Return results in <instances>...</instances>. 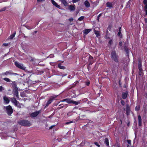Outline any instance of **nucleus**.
I'll use <instances>...</instances> for the list:
<instances>
[{
	"instance_id": "f257e3e1",
	"label": "nucleus",
	"mask_w": 147,
	"mask_h": 147,
	"mask_svg": "<svg viewBox=\"0 0 147 147\" xmlns=\"http://www.w3.org/2000/svg\"><path fill=\"white\" fill-rule=\"evenodd\" d=\"M62 102L66 101L67 103L70 104L73 103L75 105H78L80 103L79 101H74L69 99H64L61 101Z\"/></svg>"
},
{
	"instance_id": "f03ea898",
	"label": "nucleus",
	"mask_w": 147,
	"mask_h": 147,
	"mask_svg": "<svg viewBox=\"0 0 147 147\" xmlns=\"http://www.w3.org/2000/svg\"><path fill=\"white\" fill-rule=\"evenodd\" d=\"M20 123L24 126H30L31 125L30 121L27 120L21 121L20 122Z\"/></svg>"
},
{
	"instance_id": "7ed1b4c3",
	"label": "nucleus",
	"mask_w": 147,
	"mask_h": 147,
	"mask_svg": "<svg viewBox=\"0 0 147 147\" xmlns=\"http://www.w3.org/2000/svg\"><path fill=\"white\" fill-rule=\"evenodd\" d=\"M16 85L15 82L13 83V86L15 88L13 90V94L16 96V97H18V88L16 87Z\"/></svg>"
},
{
	"instance_id": "20e7f679",
	"label": "nucleus",
	"mask_w": 147,
	"mask_h": 147,
	"mask_svg": "<svg viewBox=\"0 0 147 147\" xmlns=\"http://www.w3.org/2000/svg\"><path fill=\"white\" fill-rule=\"evenodd\" d=\"M58 96L57 95H54L51 96L50 99L48 101L46 104V106H48L52 102V101L54 100L55 98H57Z\"/></svg>"
},
{
	"instance_id": "39448f33",
	"label": "nucleus",
	"mask_w": 147,
	"mask_h": 147,
	"mask_svg": "<svg viewBox=\"0 0 147 147\" xmlns=\"http://www.w3.org/2000/svg\"><path fill=\"white\" fill-rule=\"evenodd\" d=\"M111 58L113 60L116 62H118L117 56L116 55L115 52L113 51L111 53Z\"/></svg>"
},
{
	"instance_id": "423d86ee",
	"label": "nucleus",
	"mask_w": 147,
	"mask_h": 147,
	"mask_svg": "<svg viewBox=\"0 0 147 147\" xmlns=\"http://www.w3.org/2000/svg\"><path fill=\"white\" fill-rule=\"evenodd\" d=\"M15 65L18 68L23 70L25 69V67L23 66V64L19 63H18L16 62H15Z\"/></svg>"
},
{
	"instance_id": "0eeeda50",
	"label": "nucleus",
	"mask_w": 147,
	"mask_h": 147,
	"mask_svg": "<svg viewBox=\"0 0 147 147\" xmlns=\"http://www.w3.org/2000/svg\"><path fill=\"white\" fill-rule=\"evenodd\" d=\"M7 112L8 114L11 115L13 112L12 109L11 107L9 105L6 107Z\"/></svg>"
},
{
	"instance_id": "6e6552de",
	"label": "nucleus",
	"mask_w": 147,
	"mask_h": 147,
	"mask_svg": "<svg viewBox=\"0 0 147 147\" xmlns=\"http://www.w3.org/2000/svg\"><path fill=\"white\" fill-rule=\"evenodd\" d=\"M3 74L4 75H17V74L15 73H13L11 71H8L4 73H3Z\"/></svg>"
},
{
	"instance_id": "1a4fd4ad",
	"label": "nucleus",
	"mask_w": 147,
	"mask_h": 147,
	"mask_svg": "<svg viewBox=\"0 0 147 147\" xmlns=\"http://www.w3.org/2000/svg\"><path fill=\"white\" fill-rule=\"evenodd\" d=\"M51 2L53 4V5H54L56 7L59 8H60V7L59 5H58L56 2H55V1H54L53 0H51Z\"/></svg>"
},
{
	"instance_id": "9d476101",
	"label": "nucleus",
	"mask_w": 147,
	"mask_h": 147,
	"mask_svg": "<svg viewBox=\"0 0 147 147\" xmlns=\"http://www.w3.org/2000/svg\"><path fill=\"white\" fill-rule=\"evenodd\" d=\"M39 111H36L32 113L30 115L32 117H35L37 116L39 114Z\"/></svg>"
},
{
	"instance_id": "9b49d317",
	"label": "nucleus",
	"mask_w": 147,
	"mask_h": 147,
	"mask_svg": "<svg viewBox=\"0 0 147 147\" xmlns=\"http://www.w3.org/2000/svg\"><path fill=\"white\" fill-rule=\"evenodd\" d=\"M69 9L71 11H74L76 9V6L75 5H73L69 6Z\"/></svg>"
},
{
	"instance_id": "f8f14e48",
	"label": "nucleus",
	"mask_w": 147,
	"mask_h": 147,
	"mask_svg": "<svg viewBox=\"0 0 147 147\" xmlns=\"http://www.w3.org/2000/svg\"><path fill=\"white\" fill-rule=\"evenodd\" d=\"M11 101L15 105H18L19 104V102H18L15 98H11Z\"/></svg>"
},
{
	"instance_id": "ddd939ff",
	"label": "nucleus",
	"mask_w": 147,
	"mask_h": 147,
	"mask_svg": "<svg viewBox=\"0 0 147 147\" xmlns=\"http://www.w3.org/2000/svg\"><path fill=\"white\" fill-rule=\"evenodd\" d=\"M3 99L4 101V102L6 104H8L9 102V100L8 98L6 96L3 97Z\"/></svg>"
},
{
	"instance_id": "4468645a",
	"label": "nucleus",
	"mask_w": 147,
	"mask_h": 147,
	"mask_svg": "<svg viewBox=\"0 0 147 147\" xmlns=\"http://www.w3.org/2000/svg\"><path fill=\"white\" fill-rule=\"evenodd\" d=\"M128 94V92H125L123 93L122 97L123 99H125L127 97Z\"/></svg>"
},
{
	"instance_id": "2eb2a0df",
	"label": "nucleus",
	"mask_w": 147,
	"mask_h": 147,
	"mask_svg": "<svg viewBox=\"0 0 147 147\" xmlns=\"http://www.w3.org/2000/svg\"><path fill=\"white\" fill-rule=\"evenodd\" d=\"M61 2V3L63 4L64 6H66L67 5V3L66 0H59Z\"/></svg>"
},
{
	"instance_id": "dca6fc26",
	"label": "nucleus",
	"mask_w": 147,
	"mask_h": 147,
	"mask_svg": "<svg viewBox=\"0 0 147 147\" xmlns=\"http://www.w3.org/2000/svg\"><path fill=\"white\" fill-rule=\"evenodd\" d=\"M138 119L139 122V126H141L142 125V119L141 116L140 115H139L138 116Z\"/></svg>"
},
{
	"instance_id": "f3484780",
	"label": "nucleus",
	"mask_w": 147,
	"mask_h": 147,
	"mask_svg": "<svg viewBox=\"0 0 147 147\" xmlns=\"http://www.w3.org/2000/svg\"><path fill=\"white\" fill-rule=\"evenodd\" d=\"M91 29H86L84 31V33L86 34H87L88 33L91 31Z\"/></svg>"
},
{
	"instance_id": "a211bd4d",
	"label": "nucleus",
	"mask_w": 147,
	"mask_h": 147,
	"mask_svg": "<svg viewBox=\"0 0 147 147\" xmlns=\"http://www.w3.org/2000/svg\"><path fill=\"white\" fill-rule=\"evenodd\" d=\"M84 4L86 7H89L90 6V4L88 1H86L84 2Z\"/></svg>"
},
{
	"instance_id": "6ab92c4d",
	"label": "nucleus",
	"mask_w": 147,
	"mask_h": 147,
	"mask_svg": "<svg viewBox=\"0 0 147 147\" xmlns=\"http://www.w3.org/2000/svg\"><path fill=\"white\" fill-rule=\"evenodd\" d=\"M16 35V32L13 33V34L11 35L8 38V39H12L14 38V37Z\"/></svg>"
},
{
	"instance_id": "aec40b11",
	"label": "nucleus",
	"mask_w": 147,
	"mask_h": 147,
	"mask_svg": "<svg viewBox=\"0 0 147 147\" xmlns=\"http://www.w3.org/2000/svg\"><path fill=\"white\" fill-rule=\"evenodd\" d=\"M107 7L111 8L112 7V4L111 3L108 2L107 3Z\"/></svg>"
},
{
	"instance_id": "412c9836",
	"label": "nucleus",
	"mask_w": 147,
	"mask_h": 147,
	"mask_svg": "<svg viewBox=\"0 0 147 147\" xmlns=\"http://www.w3.org/2000/svg\"><path fill=\"white\" fill-rule=\"evenodd\" d=\"M94 33L96 35V37H98L100 36V35L99 31L94 30Z\"/></svg>"
},
{
	"instance_id": "4be33fe9",
	"label": "nucleus",
	"mask_w": 147,
	"mask_h": 147,
	"mask_svg": "<svg viewBox=\"0 0 147 147\" xmlns=\"http://www.w3.org/2000/svg\"><path fill=\"white\" fill-rule=\"evenodd\" d=\"M105 142L107 145L108 146H109V141L107 138H105Z\"/></svg>"
},
{
	"instance_id": "5701e85b",
	"label": "nucleus",
	"mask_w": 147,
	"mask_h": 147,
	"mask_svg": "<svg viewBox=\"0 0 147 147\" xmlns=\"http://www.w3.org/2000/svg\"><path fill=\"white\" fill-rule=\"evenodd\" d=\"M58 67L61 69H65V67L64 66L62 65L61 64H58Z\"/></svg>"
},
{
	"instance_id": "b1692460",
	"label": "nucleus",
	"mask_w": 147,
	"mask_h": 147,
	"mask_svg": "<svg viewBox=\"0 0 147 147\" xmlns=\"http://www.w3.org/2000/svg\"><path fill=\"white\" fill-rule=\"evenodd\" d=\"M3 79L5 81H6L7 82H10V80L7 78H3Z\"/></svg>"
},
{
	"instance_id": "393cba45",
	"label": "nucleus",
	"mask_w": 147,
	"mask_h": 147,
	"mask_svg": "<svg viewBox=\"0 0 147 147\" xmlns=\"http://www.w3.org/2000/svg\"><path fill=\"white\" fill-rule=\"evenodd\" d=\"M141 63H139L138 64V68L141 71L142 70V68H141Z\"/></svg>"
},
{
	"instance_id": "a878e982",
	"label": "nucleus",
	"mask_w": 147,
	"mask_h": 147,
	"mask_svg": "<svg viewBox=\"0 0 147 147\" xmlns=\"http://www.w3.org/2000/svg\"><path fill=\"white\" fill-rule=\"evenodd\" d=\"M84 18V17L83 16H81V17H80L78 19V20L80 21H82L83 20V19Z\"/></svg>"
},
{
	"instance_id": "bb28decb",
	"label": "nucleus",
	"mask_w": 147,
	"mask_h": 147,
	"mask_svg": "<svg viewBox=\"0 0 147 147\" xmlns=\"http://www.w3.org/2000/svg\"><path fill=\"white\" fill-rule=\"evenodd\" d=\"M140 108V107L139 106V105L137 106L135 108V110L136 111H138L139 110Z\"/></svg>"
},
{
	"instance_id": "cd10ccee",
	"label": "nucleus",
	"mask_w": 147,
	"mask_h": 147,
	"mask_svg": "<svg viewBox=\"0 0 147 147\" xmlns=\"http://www.w3.org/2000/svg\"><path fill=\"white\" fill-rule=\"evenodd\" d=\"M80 0H72V2L73 3H76L79 1H80Z\"/></svg>"
},
{
	"instance_id": "c85d7f7f",
	"label": "nucleus",
	"mask_w": 147,
	"mask_h": 147,
	"mask_svg": "<svg viewBox=\"0 0 147 147\" xmlns=\"http://www.w3.org/2000/svg\"><path fill=\"white\" fill-rule=\"evenodd\" d=\"M126 113L127 115H128L129 114V112H130V110L128 109V108L127 109V110H126Z\"/></svg>"
},
{
	"instance_id": "c756f323",
	"label": "nucleus",
	"mask_w": 147,
	"mask_h": 147,
	"mask_svg": "<svg viewBox=\"0 0 147 147\" xmlns=\"http://www.w3.org/2000/svg\"><path fill=\"white\" fill-rule=\"evenodd\" d=\"M101 14H102V13H100V14H99L98 15V16L97 17V20L98 22H99V18L101 16Z\"/></svg>"
},
{
	"instance_id": "7c9ffc66",
	"label": "nucleus",
	"mask_w": 147,
	"mask_h": 147,
	"mask_svg": "<svg viewBox=\"0 0 147 147\" xmlns=\"http://www.w3.org/2000/svg\"><path fill=\"white\" fill-rule=\"evenodd\" d=\"M10 44V43H3V46H7L8 45Z\"/></svg>"
},
{
	"instance_id": "2f4dec72",
	"label": "nucleus",
	"mask_w": 147,
	"mask_h": 147,
	"mask_svg": "<svg viewBox=\"0 0 147 147\" xmlns=\"http://www.w3.org/2000/svg\"><path fill=\"white\" fill-rule=\"evenodd\" d=\"M121 104L123 105H124L125 104L124 101L122 100H121Z\"/></svg>"
},
{
	"instance_id": "473e14b6",
	"label": "nucleus",
	"mask_w": 147,
	"mask_h": 147,
	"mask_svg": "<svg viewBox=\"0 0 147 147\" xmlns=\"http://www.w3.org/2000/svg\"><path fill=\"white\" fill-rule=\"evenodd\" d=\"M143 3L145 5L147 4V0H144Z\"/></svg>"
},
{
	"instance_id": "72a5a7b5",
	"label": "nucleus",
	"mask_w": 147,
	"mask_h": 147,
	"mask_svg": "<svg viewBox=\"0 0 147 147\" xmlns=\"http://www.w3.org/2000/svg\"><path fill=\"white\" fill-rule=\"evenodd\" d=\"M94 144L97 146L98 147H100V145H99L97 142L94 143Z\"/></svg>"
},
{
	"instance_id": "f704fd0d",
	"label": "nucleus",
	"mask_w": 147,
	"mask_h": 147,
	"mask_svg": "<svg viewBox=\"0 0 147 147\" xmlns=\"http://www.w3.org/2000/svg\"><path fill=\"white\" fill-rule=\"evenodd\" d=\"M144 8L145 10H147V4L145 5V6Z\"/></svg>"
},
{
	"instance_id": "c9c22d12",
	"label": "nucleus",
	"mask_w": 147,
	"mask_h": 147,
	"mask_svg": "<svg viewBox=\"0 0 147 147\" xmlns=\"http://www.w3.org/2000/svg\"><path fill=\"white\" fill-rule=\"evenodd\" d=\"M73 121H70V122H66L65 123V124H69L70 123H73Z\"/></svg>"
},
{
	"instance_id": "e433bc0d",
	"label": "nucleus",
	"mask_w": 147,
	"mask_h": 147,
	"mask_svg": "<svg viewBox=\"0 0 147 147\" xmlns=\"http://www.w3.org/2000/svg\"><path fill=\"white\" fill-rule=\"evenodd\" d=\"M112 40H110L109 42V43L110 44V45H111L112 44Z\"/></svg>"
},
{
	"instance_id": "4c0bfd02",
	"label": "nucleus",
	"mask_w": 147,
	"mask_h": 147,
	"mask_svg": "<svg viewBox=\"0 0 147 147\" xmlns=\"http://www.w3.org/2000/svg\"><path fill=\"white\" fill-rule=\"evenodd\" d=\"M127 143L129 144H131V141L130 140H127Z\"/></svg>"
},
{
	"instance_id": "58836bf2",
	"label": "nucleus",
	"mask_w": 147,
	"mask_h": 147,
	"mask_svg": "<svg viewBox=\"0 0 147 147\" xmlns=\"http://www.w3.org/2000/svg\"><path fill=\"white\" fill-rule=\"evenodd\" d=\"M16 105L17 106H18V107L21 108V106H20V103H19V104H18V105Z\"/></svg>"
},
{
	"instance_id": "ea45409f",
	"label": "nucleus",
	"mask_w": 147,
	"mask_h": 147,
	"mask_svg": "<svg viewBox=\"0 0 147 147\" xmlns=\"http://www.w3.org/2000/svg\"><path fill=\"white\" fill-rule=\"evenodd\" d=\"M69 20L70 21V22H72V21H73V18H70L69 19Z\"/></svg>"
},
{
	"instance_id": "a19ab883",
	"label": "nucleus",
	"mask_w": 147,
	"mask_h": 147,
	"mask_svg": "<svg viewBox=\"0 0 147 147\" xmlns=\"http://www.w3.org/2000/svg\"><path fill=\"white\" fill-rule=\"evenodd\" d=\"M3 88L2 86H0V91H1L3 89Z\"/></svg>"
},
{
	"instance_id": "79ce46f5",
	"label": "nucleus",
	"mask_w": 147,
	"mask_h": 147,
	"mask_svg": "<svg viewBox=\"0 0 147 147\" xmlns=\"http://www.w3.org/2000/svg\"><path fill=\"white\" fill-rule=\"evenodd\" d=\"M45 0H37V1L38 2H41L44 1Z\"/></svg>"
},
{
	"instance_id": "37998d69",
	"label": "nucleus",
	"mask_w": 147,
	"mask_h": 147,
	"mask_svg": "<svg viewBox=\"0 0 147 147\" xmlns=\"http://www.w3.org/2000/svg\"><path fill=\"white\" fill-rule=\"evenodd\" d=\"M54 125H53V126H51L50 128H49V129H52V128H53V127H54Z\"/></svg>"
},
{
	"instance_id": "c03bdc74",
	"label": "nucleus",
	"mask_w": 147,
	"mask_h": 147,
	"mask_svg": "<svg viewBox=\"0 0 147 147\" xmlns=\"http://www.w3.org/2000/svg\"><path fill=\"white\" fill-rule=\"evenodd\" d=\"M120 34H121V32H120V31H119V32L118 33V35H119V36H120Z\"/></svg>"
},
{
	"instance_id": "a18cd8bd",
	"label": "nucleus",
	"mask_w": 147,
	"mask_h": 147,
	"mask_svg": "<svg viewBox=\"0 0 147 147\" xmlns=\"http://www.w3.org/2000/svg\"><path fill=\"white\" fill-rule=\"evenodd\" d=\"M5 9V8H4L3 9L1 10L0 11H4Z\"/></svg>"
},
{
	"instance_id": "49530a36",
	"label": "nucleus",
	"mask_w": 147,
	"mask_h": 147,
	"mask_svg": "<svg viewBox=\"0 0 147 147\" xmlns=\"http://www.w3.org/2000/svg\"><path fill=\"white\" fill-rule=\"evenodd\" d=\"M145 11L146 12V14L147 15V10H145Z\"/></svg>"
},
{
	"instance_id": "de8ad7c7",
	"label": "nucleus",
	"mask_w": 147,
	"mask_h": 147,
	"mask_svg": "<svg viewBox=\"0 0 147 147\" xmlns=\"http://www.w3.org/2000/svg\"><path fill=\"white\" fill-rule=\"evenodd\" d=\"M119 45H122V43L121 42H119Z\"/></svg>"
},
{
	"instance_id": "09e8293b",
	"label": "nucleus",
	"mask_w": 147,
	"mask_h": 147,
	"mask_svg": "<svg viewBox=\"0 0 147 147\" xmlns=\"http://www.w3.org/2000/svg\"><path fill=\"white\" fill-rule=\"evenodd\" d=\"M145 20L146 22L147 21V19L146 18H145Z\"/></svg>"
},
{
	"instance_id": "8fccbe9b",
	"label": "nucleus",
	"mask_w": 147,
	"mask_h": 147,
	"mask_svg": "<svg viewBox=\"0 0 147 147\" xmlns=\"http://www.w3.org/2000/svg\"><path fill=\"white\" fill-rule=\"evenodd\" d=\"M89 84H90L89 82H87V83L86 84H87V85H89Z\"/></svg>"
}]
</instances>
